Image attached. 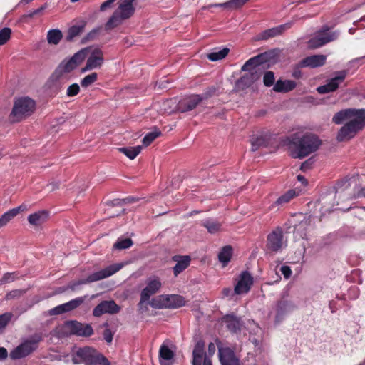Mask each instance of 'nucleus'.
Instances as JSON below:
<instances>
[{
  "instance_id": "nucleus-1",
  "label": "nucleus",
  "mask_w": 365,
  "mask_h": 365,
  "mask_svg": "<svg viewBox=\"0 0 365 365\" xmlns=\"http://www.w3.org/2000/svg\"><path fill=\"white\" fill-rule=\"evenodd\" d=\"M332 121L337 125L347 121L339 130L336 139L339 142L349 140L365 127V109L341 110L334 115Z\"/></svg>"
},
{
  "instance_id": "nucleus-2",
  "label": "nucleus",
  "mask_w": 365,
  "mask_h": 365,
  "mask_svg": "<svg viewBox=\"0 0 365 365\" xmlns=\"http://www.w3.org/2000/svg\"><path fill=\"white\" fill-rule=\"evenodd\" d=\"M284 145L293 158L302 159L317 151L322 140L312 133H295L284 140Z\"/></svg>"
},
{
  "instance_id": "nucleus-3",
  "label": "nucleus",
  "mask_w": 365,
  "mask_h": 365,
  "mask_svg": "<svg viewBox=\"0 0 365 365\" xmlns=\"http://www.w3.org/2000/svg\"><path fill=\"white\" fill-rule=\"evenodd\" d=\"M135 0H106L101 4L100 11H104L110 8L113 4L117 1L118 7L108 18L104 25L106 31H110L120 26L125 21L130 19L135 14V8L133 5Z\"/></svg>"
},
{
  "instance_id": "nucleus-4",
  "label": "nucleus",
  "mask_w": 365,
  "mask_h": 365,
  "mask_svg": "<svg viewBox=\"0 0 365 365\" xmlns=\"http://www.w3.org/2000/svg\"><path fill=\"white\" fill-rule=\"evenodd\" d=\"M72 362L75 364L83 363L85 365H110L106 356L90 346L79 348L73 354Z\"/></svg>"
},
{
  "instance_id": "nucleus-5",
  "label": "nucleus",
  "mask_w": 365,
  "mask_h": 365,
  "mask_svg": "<svg viewBox=\"0 0 365 365\" xmlns=\"http://www.w3.org/2000/svg\"><path fill=\"white\" fill-rule=\"evenodd\" d=\"M272 57L271 52H265L250 58L242 66L241 70L248 71L247 73L250 79L255 83L259 80L264 69V63L269 61Z\"/></svg>"
},
{
  "instance_id": "nucleus-6",
  "label": "nucleus",
  "mask_w": 365,
  "mask_h": 365,
  "mask_svg": "<svg viewBox=\"0 0 365 365\" xmlns=\"http://www.w3.org/2000/svg\"><path fill=\"white\" fill-rule=\"evenodd\" d=\"M122 268V265L120 264H115L107 267L106 268L100 270L98 272H94L89 276H88L86 279H79L78 281L71 282L68 288L71 291H76L77 287L80 285L94 282L96 281L101 280L104 278L108 277L118 271H119Z\"/></svg>"
},
{
  "instance_id": "nucleus-7",
  "label": "nucleus",
  "mask_w": 365,
  "mask_h": 365,
  "mask_svg": "<svg viewBox=\"0 0 365 365\" xmlns=\"http://www.w3.org/2000/svg\"><path fill=\"white\" fill-rule=\"evenodd\" d=\"M35 109V102L29 97H24L17 99L14 102L10 118L12 121H19L21 119L29 116Z\"/></svg>"
},
{
  "instance_id": "nucleus-8",
  "label": "nucleus",
  "mask_w": 365,
  "mask_h": 365,
  "mask_svg": "<svg viewBox=\"0 0 365 365\" xmlns=\"http://www.w3.org/2000/svg\"><path fill=\"white\" fill-rule=\"evenodd\" d=\"M42 340L40 334H35L30 339L24 341L9 354L10 358L13 360L24 358L37 349L38 343Z\"/></svg>"
},
{
  "instance_id": "nucleus-9",
  "label": "nucleus",
  "mask_w": 365,
  "mask_h": 365,
  "mask_svg": "<svg viewBox=\"0 0 365 365\" xmlns=\"http://www.w3.org/2000/svg\"><path fill=\"white\" fill-rule=\"evenodd\" d=\"M339 36L338 31H331L328 26H323L318 30L314 37L308 41V47L311 49L319 48L329 42L337 39Z\"/></svg>"
},
{
  "instance_id": "nucleus-10",
  "label": "nucleus",
  "mask_w": 365,
  "mask_h": 365,
  "mask_svg": "<svg viewBox=\"0 0 365 365\" xmlns=\"http://www.w3.org/2000/svg\"><path fill=\"white\" fill-rule=\"evenodd\" d=\"M64 329L70 335L77 336L89 337L93 334V329L90 324H83L76 320L66 322Z\"/></svg>"
},
{
  "instance_id": "nucleus-11",
  "label": "nucleus",
  "mask_w": 365,
  "mask_h": 365,
  "mask_svg": "<svg viewBox=\"0 0 365 365\" xmlns=\"http://www.w3.org/2000/svg\"><path fill=\"white\" fill-rule=\"evenodd\" d=\"M88 51V48H83L78 51L69 59L63 60L58 67H60L66 73L72 71L85 60Z\"/></svg>"
},
{
  "instance_id": "nucleus-12",
  "label": "nucleus",
  "mask_w": 365,
  "mask_h": 365,
  "mask_svg": "<svg viewBox=\"0 0 365 365\" xmlns=\"http://www.w3.org/2000/svg\"><path fill=\"white\" fill-rule=\"evenodd\" d=\"M135 201L134 198L128 197L123 200H114L107 203V208L105 210L106 214L109 217L120 216L125 212L124 204Z\"/></svg>"
},
{
  "instance_id": "nucleus-13",
  "label": "nucleus",
  "mask_w": 365,
  "mask_h": 365,
  "mask_svg": "<svg viewBox=\"0 0 365 365\" xmlns=\"http://www.w3.org/2000/svg\"><path fill=\"white\" fill-rule=\"evenodd\" d=\"M103 51L100 48H96L92 50L86 61V66L81 69V72L85 73L93 69L99 68L103 65Z\"/></svg>"
},
{
  "instance_id": "nucleus-14",
  "label": "nucleus",
  "mask_w": 365,
  "mask_h": 365,
  "mask_svg": "<svg viewBox=\"0 0 365 365\" xmlns=\"http://www.w3.org/2000/svg\"><path fill=\"white\" fill-rule=\"evenodd\" d=\"M86 297H79L73 299L66 303L60 304L49 310L51 316L58 315L63 313L68 312L80 307L85 301Z\"/></svg>"
},
{
  "instance_id": "nucleus-15",
  "label": "nucleus",
  "mask_w": 365,
  "mask_h": 365,
  "mask_svg": "<svg viewBox=\"0 0 365 365\" xmlns=\"http://www.w3.org/2000/svg\"><path fill=\"white\" fill-rule=\"evenodd\" d=\"M347 75V71H341L338 72L337 75L331 78L327 84L319 86L317 88L318 93L324 94L336 91L339 84L343 82Z\"/></svg>"
},
{
  "instance_id": "nucleus-16",
  "label": "nucleus",
  "mask_w": 365,
  "mask_h": 365,
  "mask_svg": "<svg viewBox=\"0 0 365 365\" xmlns=\"http://www.w3.org/2000/svg\"><path fill=\"white\" fill-rule=\"evenodd\" d=\"M120 310V306H118L113 300L103 301L99 303L93 310V314L95 317H101L102 314H116Z\"/></svg>"
},
{
  "instance_id": "nucleus-17",
  "label": "nucleus",
  "mask_w": 365,
  "mask_h": 365,
  "mask_svg": "<svg viewBox=\"0 0 365 365\" xmlns=\"http://www.w3.org/2000/svg\"><path fill=\"white\" fill-rule=\"evenodd\" d=\"M253 284V278L248 272H242L237 284L235 286L234 293L235 294H242L247 293Z\"/></svg>"
},
{
  "instance_id": "nucleus-18",
  "label": "nucleus",
  "mask_w": 365,
  "mask_h": 365,
  "mask_svg": "<svg viewBox=\"0 0 365 365\" xmlns=\"http://www.w3.org/2000/svg\"><path fill=\"white\" fill-rule=\"evenodd\" d=\"M283 246V232L277 228L268 235L267 238V248L271 251L277 252Z\"/></svg>"
},
{
  "instance_id": "nucleus-19",
  "label": "nucleus",
  "mask_w": 365,
  "mask_h": 365,
  "mask_svg": "<svg viewBox=\"0 0 365 365\" xmlns=\"http://www.w3.org/2000/svg\"><path fill=\"white\" fill-rule=\"evenodd\" d=\"M161 282L158 279H149L147 286L142 290L140 294V307L148 302L153 294H155L160 288Z\"/></svg>"
},
{
  "instance_id": "nucleus-20",
  "label": "nucleus",
  "mask_w": 365,
  "mask_h": 365,
  "mask_svg": "<svg viewBox=\"0 0 365 365\" xmlns=\"http://www.w3.org/2000/svg\"><path fill=\"white\" fill-rule=\"evenodd\" d=\"M66 74V73L58 66L49 78L48 81L49 87L56 91L60 90L67 81Z\"/></svg>"
},
{
  "instance_id": "nucleus-21",
  "label": "nucleus",
  "mask_w": 365,
  "mask_h": 365,
  "mask_svg": "<svg viewBox=\"0 0 365 365\" xmlns=\"http://www.w3.org/2000/svg\"><path fill=\"white\" fill-rule=\"evenodd\" d=\"M292 26L291 23L279 25L276 27H273L267 30L263 31L257 35L256 40H267L270 38H274L279 35H281L285 30L289 29Z\"/></svg>"
},
{
  "instance_id": "nucleus-22",
  "label": "nucleus",
  "mask_w": 365,
  "mask_h": 365,
  "mask_svg": "<svg viewBox=\"0 0 365 365\" xmlns=\"http://www.w3.org/2000/svg\"><path fill=\"white\" fill-rule=\"evenodd\" d=\"M203 98L199 95H192L185 98L178 103V110L181 113L192 110L202 101Z\"/></svg>"
},
{
  "instance_id": "nucleus-23",
  "label": "nucleus",
  "mask_w": 365,
  "mask_h": 365,
  "mask_svg": "<svg viewBox=\"0 0 365 365\" xmlns=\"http://www.w3.org/2000/svg\"><path fill=\"white\" fill-rule=\"evenodd\" d=\"M219 358L222 365H240L239 359L229 348L219 349Z\"/></svg>"
},
{
  "instance_id": "nucleus-24",
  "label": "nucleus",
  "mask_w": 365,
  "mask_h": 365,
  "mask_svg": "<svg viewBox=\"0 0 365 365\" xmlns=\"http://www.w3.org/2000/svg\"><path fill=\"white\" fill-rule=\"evenodd\" d=\"M222 322L226 324V327L233 333L241 331L243 327V322L240 317L234 314H227L222 318Z\"/></svg>"
},
{
  "instance_id": "nucleus-25",
  "label": "nucleus",
  "mask_w": 365,
  "mask_h": 365,
  "mask_svg": "<svg viewBox=\"0 0 365 365\" xmlns=\"http://www.w3.org/2000/svg\"><path fill=\"white\" fill-rule=\"evenodd\" d=\"M326 56L313 55L302 59L299 66L300 67L316 68L323 66L326 62Z\"/></svg>"
},
{
  "instance_id": "nucleus-26",
  "label": "nucleus",
  "mask_w": 365,
  "mask_h": 365,
  "mask_svg": "<svg viewBox=\"0 0 365 365\" xmlns=\"http://www.w3.org/2000/svg\"><path fill=\"white\" fill-rule=\"evenodd\" d=\"M172 259L176 262L175 266L173 267L175 276H178L184 271L189 266L191 260L190 257L187 255H175Z\"/></svg>"
},
{
  "instance_id": "nucleus-27",
  "label": "nucleus",
  "mask_w": 365,
  "mask_h": 365,
  "mask_svg": "<svg viewBox=\"0 0 365 365\" xmlns=\"http://www.w3.org/2000/svg\"><path fill=\"white\" fill-rule=\"evenodd\" d=\"M164 298V304L168 308L177 309L185 306L186 300L182 296L178 294H171L163 296Z\"/></svg>"
},
{
  "instance_id": "nucleus-28",
  "label": "nucleus",
  "mask_w": 365,
  "mask_h": 365,
  "mask_svg": "<svg viewBox=\"0 0 365 365\" xmlns=\"http://www.w3.org/2000/svg\"><path fill=\"white\" fill-rule=\"evenodd\" d=\"M49 213L46 210H41L28 216V221L30 225L38 227L45 223L48 219Z\"/></svg>"
},
{
  "instance_id": "nucleus-29",
  "label": "nucleus",
  "mask_w": 365,
  "mask_h": 365,
  "mask_svg": "<svg viewBox=\"0 0 365 365\" xmlns=\"http://www.w3.org/2000/svg\"><path fill=\"white\" fill-rule=\"evenodd\" d=\"M297 83L291 80H278L274 85L273 90L277 93H287L294 90Z\"/></svg>"
},
{
  "instance_id": "nucleus-30",
  "label": "nucleus",
  "mask_w": 365,
  "mask_h": 365,
  "mask_svg": "<svg viewBox=\"0 0 365 365\" xmlns=\"http://www.w3.org/2000/svg\"><path fill=\"white\" fill-rule=\"evenodd\" d=\"M311 223L310 217H304L298 225L294 227V234L295 237L305 238L307 236V229Z\"/></svg>"
},
{
  "instance_id": "nucleus-31",
  "label": "nucleus",
  "mask_w": 365,
  "mask_h": 365,
  "mask_svg": "<svg viewBox=\"0 0 365 365\" xmlns=\"http://www.w3.org/2000/svg\"><path fill=\"white\" fill-rule=\"evenodd\" d=\"M296 196V192L294 190H289L286 193L280 196L273 204L269 207L270 210H278L281 206L289 202L291 199Z\"/></svg>"
},
{
  "instance_id": "nucleus-32",
  "label": "nucleus",
  "mask_w": 365,
  "mask_h": 365,
  "mask_svg": "<svg viewBox=\"0 0 365 365\" xmlns=\"http://www.w3.org/2000/svg\"><path fill=\"white\" fill-rule=\"evenodd\" d=\"M86 24V22L85 21H82L78 24L73 25L69 28L66 36V40L71 41L75 37L78 36L84 31Z\"/></svg>"
},
{
  "instance_id": "nucleus-33",
  "label": "nucleus",
  "mask_w": 365,
  "mask_h": 365,
  "mask_svg": "<svg viewBox=\"0 0 365 365\" xmlns=\"http://www.w3.org/2000/svg\"><path fill=\"white\" fill-rule=\"evenodd\" d=\"M252 150L256 151L260 148L267 147L269 143V139L267 136L259 135L252 136L251 140Z\"/></svg>"
},
{
  "instance_id": "nucleus-34",
  "label": "nucleus",
  "mask_w": 365,
  "mask_h": 365,
  "mask_svg": "<svg viewBox=\"0 0 365 365\" xmlns=\"http://www.w3.org/2000/svg\"><path fill=\"white\" fill-rule=\"evenodd\" d=\"M117 150L127 156L129 159L133 160L141 152L142 146L138 145L135 147H122L118 148Z\"/></svg>"
},
{
  "instance_id": "nucleus-35",
  "label": "nucleus",
  "mask_w": 365,
  "mask_h": 365,
  "mask_svg": "<svg viewBox=\"0 0 365 365\" xmlns=\"http://www.w3.org/2000/svg\"><path fill=\"white\" fill-rule=\"evenodd\" d=\"M232 255V248L230 245L225 246L222 247L221 251L218 254V259L222 263L223 267L226 266L230 261Z\"/></svg>"
},
{
  "instance_id": "nucleus-36",
  "label": "nucleus",
  "mask_w": 365,
  "mask_h": 365,
  "mask_svg": "<svg viewBox=\"0 0 365 365\" xmlns=\"http://www.w3.org/2000/svg\"><path fill=\"white\" fill-rule=\"evenodd\" d=\"M63 38L62 32L59 29H51L47 34V41L49 44L57 45Z\"/></svg>"
},
{
  "instance_id": "nucleus-37",
  "label": "nucleus",
  "mask_w": 365,
  "mask_h": 365,
  "mask_svg": "<svg viewBox=\"0 0 365 365\" xmlns=\"http://www.w3.org/2000/svg\"><path fill=\"white\" fill-rule=\"evenodd\" d=\"M159 357L162 365H170L164 364L162 360L170 361L174 357V352L168 346L163 344L159 350Z\"/></svg>"
},
{
  "instance_id": "nucleus-38",
  "label": "nucleus",
  "mask_w": 365,
  "mask_h": 365,
  "mask_svg": "<svg viewBox=\"0 0 365 365\" xmlns=\"http://www.w3.org/2000/svg\"><path fill=\"white\" fill-rule=\"evenodd\" d=\"M161 110L168 113H172L178 110V103L175 99H167L161 104Z\"/></svg>"
},
{
  "instance_id": "nucleus-39",
  "label": "nucleus",
  "mask_w": 365,
  "mask_h": 365,
  "mask_svg": "<svg viewBox=\"0 0 365 365\" xmlns=\"http://www.w3.org/2000/svg\"><path fill=\"white\" fill-rule=\"evenodd\" d=\"M230 49L224 48L220 51H214L207 55V57L211 61H217L225 58L229 53Z\"/></svg>"
},
{
  "instance_id": "nucleus-40",
  "label": "nucleus",
  "mask_w": 365,
  "mask_h": 365,
  "mask_svg": "<svg viewBox=\"0 0 365 365\" xmlns=\"http://www.w3.org/2000/svg\"><path fill=\"white\" fill-rule=\"evenodd\" d=\"M202 225L207 230L208 232L211 234H215L221 230V224L212 220H205L202 222Z\"/></svg>"
},
{
  "instance_id": "nucleus-41",
  "label": "nucleus",
  "mask_w": 365,
  "mask_h": 365,
  "mask_svg": "<svg viewBox=\"0 0 365 365\" xmlns=\"http://www.w3.org/2000/svg\"><path fill=\"white\" fill-rule=\"evenodd\" d=\"M294 308V305L287 301L279 302L277 306V317L279 318L283 314Z\"/></svg>"
},
{
  "instance_id": "nucleus-42",
  "label": "nucleus",
  "mask_w": 365,
  "mask_h": 365,
  "mask_svg": "<svg viewBox=\"0 0 365 365\" xmlns=\"http://www.w3.org/2000/svg\"><path fill=\"white\" fill-rule=\"evenodd\" d=\"M133 245V242L130 238H118L116 242L113 245V249L122 250L130 248Z\"/></svg>"
},
{
  "instance_id": "nucleus-43",
  "label": "nucleus",
  "mask_w": 365,
  "mask_h": 365,
  "mask_svg": "<svg viewBox=\"0 0 365 365\" xmlns=\"http://www.w3.org/2000/svg\"><path fill=\"white\" fill-rule=\"evenodd\" d=\"M161 135V132L160 130L155 128L153 131L148 133L143 139V144L144 146H148L153 140H155L158 137Z\"/></svg>"
},
{
  "instance_id": "nucleus-44",
  "label": "nucleus",
  "mask_w": 365,
  "mask_h": 365,
  "mask_svg": "<svg viewBox=\"0 0 365 365\" xmlns=\"http://www.w3.org/2000/svg\"><path fill=\"white\" fill-rule=\"evenodd\" d=\"M254 82L249 78L247 74L244 75L237 82V87L239 89L244 90L250 87Z\"/></svg>"
},
{
  "instance_id": "nucleus-45",
  "label": "nucleus",
  "mask_w": 365,
  "mask_h": 365,
  "mask_svg": "<svg viewBox=\"0 0 365 365\" xmlns=\"http://www.w3.org/2000/svg\"><path fill=\"white\" fill-rule=\"evenodd\" d=\"M98 78V74L96 73H92L89 75L86 76L81 81V85L83 88H87L96 81Z\"/></svg>"
},
{
  "instance_id": "nucleus-46",
  "label": "nucleus",
  "mask_w": 365,
  "mask_h": 365,
  "mask_svg": "<svg viewBox=\"0 0 365 365\" xmlns=\"http://www.w3.org/2000/svg\"><path fill=\"white\" fill-rule=\"evenodd\" d=\"M14 217V214L11 211V210H9V211L4 213L0 217V228L4 227L7 225L8 222H9Z\"/></svg>"
},
{
  "instance_id": "nucleus-47",
  "label": "nucleus",
  "mask_w": 365,
  "mask_h": 365,
  "mask_svg": "<svg viewBox=\"0 0 365 365\" xmlns=\"http://www.w3.org/2000/svg\"><path fill=\"white\" fill-rule=\"evenodd\" d=\"M274 74L272 71H269L264 73L263 76L264 85L267 87H270L274 85Z\"/></svg>"
},
{
  "instance_id": "nucleus-48",
  "label": "nucleus",
  "mask_w": 365,
  "mask_h": 365,
  "mask_svg": "<svg viewBox=\"0 0 365 365\" xmlns=\"http://www.w3.org/2000/svg\"><path fill=\"white\" fill-rule=\"evenodd\" d=\"M26 292V289H14L8 292L5 297L6 300L19 299L22 297Z\"/></svg>"
},
{
  "instance_id": "nucleus-49",
  "label": "nucleus",
  "mask_w": 365,
  "mask_h": 365,
  "mask_svg": "<svg viewBox=\"0 0 365 365\" xmlns=\"http://www.w3.org/2000/svg\"><path fill=\"white\" fill-rule=\"evenodd\" d=\"M11 30L10 28L5 27L0 31V45L5 44L10 38Z\"/></svg>"
},
{
  "instance_id": "nucleus-50",
  "label": "nucleus",
  "mask_w": 365,
  "mask_h": 365,
  "mask_svg": "<svg viewBox=\"0 0 365 365\" xmlns=\"http://www.w3.org/2000/svg\"><path fill=\"white\" fill-rule=\"evenodd\" d=\"M211 7H222L227 10H235V7L234 3H232V0H230L227 2L222 4H212L207 6H205L204 9H209Z\"/></svg>"
},
{
  "instance_id": "nucleus-51",
  "label": "nucleus",
  "mask_w": 365,
  "mask_h": 365,
  "mask_svg": "<svg viewBox=\"0 0 365 365\" xmlns=\"http://www.w3.org/2000/svg\"><path fill=\"white\" fill-rule=\"evenodd\" d=\"M204 349H205V342L202 340H199L196 343V344L194 347V349L192 351V355H197V357L203 356V355L205 354Z\"/></svg>"
},
{
  "instance_id": "nucleus-52",
  "label": "nucleus",
  "mask_w": 365,
  "mask_h": 365,
  "mask_svg": "<svg viewBox=\"0 0 365 365\" xmlns=\"http://www.w3.org/2000/svg\"><path fill=\"white\" fill-rule=\"evenodd\" d=\"M11 317L12 314L10 312H6L0 315V332L6 327Z\"/></svg>"
},
{
  "instance_id": "nucleus-53",
  "label": "nucleus",
  "mask_w": 365,
  "mask_h": 365,
  "mask_svg": "<svg viewBox=\"0 0 365 365\" xmlns=\"http://www.w3.org/2000/svg\"><path fill=\"white\" fill-rule=\"evenodd\" d=\"M103 327H106V329L103 333V339L108 344H110L113 341L114 332H113L108 328V324L107 322L103 324Z\"/></svg>"
},
{
  "instance_id": "nucleus-54",
  "label": "nucleus",
  "mask_w": 365,
  "mask_h": 365,
  "mask_svg": "<svg viewBox=\"0 0 365 365\" xmlns=\"http://www.w3.org/2000/svg\"><path fill=\"white\" fill-rule=\"evenodd\" d=\"M16 279H17V277L14 272L6 273L3 275L2 278L0 279V286L2 285L3 284L11 283L14 282Z\"/></svg>"
},
{
  "instance_id": "nucleus-55",
  "label": "nucleus",
  "mask_w": 365,
  "mask_h": 365,
  "mask_svg": "<svg viewBox=\"0 0 365 365\" xmlns=\"http://www.w3.org/2000/svg\"><path fill=\"white\" fill-rule=\"evenodd\" d=\"M79 91H80V87H79L78 84L73 83L68 88L66 95L68 97H73V96H76L79 93Z\"/></svg>"
},
{
  "instance_id": "nucleus-56",
  "label": "nucleus",
  "mask_w": 365,
  "mask_h": 365,
  "mask_svg": "<svg viewBox=\"0 0 365 365\" xmlns=\"http://www.w3.org/2000/svg\"><path fill=\"white\" fill-rule=\"evenodd\" d=\"M101 28L98 27L96 29H93L91 30L87 35H86V40H93L100 33Z\"/></svg>"
},
{
  "instance_id": "nucleus-57",
  "label": "nucleus",
  "mask_w": 365,
  "mask_h": 365,
  "mask_svg": "<svg viewBox=\"0 0 365 365\" xmlns=\"http://www.w3.org/2000/svg\"><path fill=\"white\" fill-rule=\"evenodd\" d=\"M280 271L286 279L289 278L292 273L290 267L288 266H282L280 269Z\"/></svg>"
},
{
  "instance_id": "nucleus-58",
  "label": "nucleus",
  "mask_w": 365,
  "mask_h": 365,
  "mask_svg": "<svg viewBox=\"0 0 365 365\" xmlns=\"http://www.w3.org/2000/svg\"><path fill=\"white\" fill-rule=\"evenodd\" d=\"M27 210V205L25 204H22L17 207L11 209V211L13 212L14 215L16 216L19 212L26 211Z\"/></svg>"
},
{
  "instance_id": "nucleus-59",
  "label": "nucleus",
  "mask_w": 365,
  "mask_h": 365,
  "mask_svg": "<svg viewBox=\"0 0 365 365\" xmlns=\"http://www.w3.org/2000/svg\"><path fill=\"white\" fill-rule=\"evenodd\" d=\"M45 9V6H41L39 9H37L36 10H34L32 11H29L28 14H26L25 15L26 17H29V18H32L34 17L35 15H37L38 14H40L43 9Z\"/></svg>"
},
{
  "instance_id": "nucleus-60",
  "label": "nucleus",
  "mask_w": 365,
  "mask_h": 365,
  "mask_svg": "<svg viewBox=\"0 0 365 365\" xmlns=\"http://www.w3.org/2000/svg\"><path fill=\"white\" fill-rule=\"evenodd\" d=\"M249 0H232V3H234L235 9H237L242 7Z\"/></svg>"
},
{
  "instance_id": "nucleus-61",
  "label": "nucleus",
  "mask_w": 365,
  "mask_h": 365,
  "mask_svg": "<svg viewBox=\"0 0 365 365\" xmlns=\"http://www.w3.org/2000/svg\"><path fill=\"white\" fill-rule=\"evenodd\" d=\"M234 292H232V289L227 287L222 289V294L225 297H232L234 294Z\"/></svg>"
},
{
  "instance_id": "nucleus-62",
  "label": "nucleus",
  "mask_w": 365,
  "mask_h": 365,
  "mask_svg": "<svg viewBox=\"0 0 365 365\" xmlns=\"http://www.w3.org/2000/svg\"><path fill=\"white\" fill-rule=\"evenodd\" d=\"M8 357V351L6 348L0 347V360H4Z\"/></svg>"
},
{
  "instance_id": "nucleus-63",
  "label": "nucleus",
  "mask_w": 365,
  "mask_h": 365,
  "mask_svg": "<svg viewBox=\"0 0 365 365\" xmlns=\"http://www.w3.org/2000/svg\"><path fill=\"white\" fill-rule=\"evenodd\" d=\"M192 365H202V359L203 356L197 357V355H192Z\"/></svg>"
},
{
  "instance_id": "nucleus-64",
  "label": "nucleus",
  "mask_w": 365,
  "mask_h": 365,
  "mask_svg": "<svg viewBox=\"0 0 365 365\" xmlns=\"http://www.w3.org/2000/svg\"><path fill=\"white\" fill-rule=\"evenodd\" d=\"M302 75V71L299 69V68H295L292 73V76L295 78H301Z\"/></svg>"
}]
</instances>
